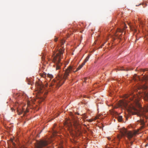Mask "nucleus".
<instances>
[{
	"label": "nucleus",
	"instance_id": "1",
	"mask_svg": "<svg viewBox=\"0 0 148 148\" xmlns=\"http://www.w3.org/2000/svg\"><path fill=\"white\" fill-rule=\"evenodd\" d=\"M138 90H140V95L143 97L144 100L146 103V105L144 108L140 107L139 110H137L133 106H130L127 102L128 100L125 101H121L120 102L119 106L125 107L128 112L132 114H137L138 116L143 117H144L146 119H148V86L146 85H140L138 87Z\"/></svg>",
	"mask_w": 148,
	"mask_h": 148
},
{
	"label": "nucleus",
	"instance_id": "2",
	"mask_svg": "<svg viewBox=\"0 0 148 148\" xmlns=\"http://www.w3.org/2000/svg\"><path fill=\"white\" fill-rule=\"evenodd\" d=\"M65 42V41L63 39L60 40L61 46V48L59 49L58 48L56 52H53V62L55 64L53 66L56 67V70L60 69L62 63L60 62V60L63 58V54L64 51V49L62 47V45Z\"/></svg>",
	"mask_w": 148,
	"mask_h": 148
},
{
	"label": "nucleus",
	"instance_id": "3",
	"mask_svg": "<svg viewBox=\"0 0 148 148\" xmlns=\"http://www.w3.org/2000/svg\"><path fill=\"white\" fill-rule=\"evenodd\" d=\"M73 71V68L71 66H69L66 70L64 75L61 76L59 75L57 80H54L52 82L50 86L53 87L59 88L64 82L65 80L69 75V73Z\"/></svg>",
	"mask_w": 148,
	"mask_h": 148
},
{
	"label": "nucleus",
	"instance_id": "4",
	"mask_svg": "<svg viewBox=\"0 0 148 148\" xmlns=\"http://www.w3.org/2000/svg\"><path fill=\"white\" fill-rule=\"evenodd\" d=\"M120 132L122 134L121 135H118L117 138L119 140L124 136H126L129 140L133 137L136 135L137 133L136 132H132L131 131H128L125 128H123L120 130Z\"/></svg>",
	"mask_w": 148,
	"mask_h": 148
},
{
	"label": "nucleus",
	"instance_id": "5",
	"mask_svg": "<svg viewBox=\"0 0 148 148\" xmlns=\"http://www.w3.org/2000/svg\"><path fill=\"white\" fill-rule=\"evenodd\" d=\"M47 142L46 141L41 140L38 141L35 145V148H48L47 146Z\"/></svg>",
	"mask_w": 148,
	"mask_h": 148
},
{
	"label": "nucleus",
	"instance_id": "6",
	"mask_svg": "<svg viewBox=\"0 0 148 148\" xmlns=\"http://www.w3.org/2000/svg\"><path fill=\"white\" fill-rule=\"evenodd\" d=\"M71 117L75 128L77 130V131H79L81 127L78 122L77 119L73 115H72Z\"/></svg>",
	"mask_w": 148,
	"mask_h": 148
},
{
	"label": "nucleus",
	"instance_id": "7",
	"mask_svg": "<svg viewBox=\"0 0 148 148\" xmlns=\"http://www.w3.org/2000/svg\"><path fill=\"white\" fill-rule=\"evenodd\" d=\"M124 97L125 98H128L131 101L133 100L135 102L138 101L136 96L133 93L130 94V95H125Z\"/></svg>",
	"mask_w": 148,
	"mask_h": 148
},
{
	"label": "nucleus",
	"instance_id": "8",
	"mask_svg": "<svg viewBox=\"0 0 148 148\" xmlns=\"http://www.w3.org/2000/svg\"><path fill=\"white\" fill-rule=\"evenodd\" d=\"M123 26L124 27L122 29H121L119 28H118L117 30V32L115 34V36L116 37L120 39H121V34H119V33L120 32H122L124 30V29H126L127 28V27L125 24H123Z\"/></svg>",
	"mask_w": 148,
	"mask_h": 148
},
{
	"label": "nucleus",
	"instance_id": "9",
	"mask_svg": "<svg viewBox=\"0 0 148 148\" xmlns=\"http://www.w3.org/2000/svg\"><path fill=\"white\" fill-rule=\"evenodd\" d=\"M38 88L39 92L41 93L44 90V87L43 85L42 84H38Z\"/></svg>",
	"mask_w": 148,
	"mask_h": 148
},
{
	"label": "nucleus",
	"instance_id": "10",
	"mask_svg": "<svg viewBox=\"0 0 148 148\" xmlns=\"http://www.w3.org/2000/svg\"><path fill=\"white\" fill-rule=\"evenodd\" d=\"M25 109L23 108L22 109L17 110V111L18 113V114L19 115H20L23 112H24V115L27 112H28V110H26V111H24Z\"/></svg>",
	"mask_w": 148,
	"mask_h": 148
},
{
	"label": "nucleus",
	"instance_id": "11",
	"mask_svg": "<svg viewBox=\"0 0 148 148\" xmlns=\"http://www.w3.org/2000/svg\"><path fill=\"white\" fill-rule=\"evenodd\" d=\"M40 75L42 77L45 78L46 77L47 75V77H49L50 78H51L53 77V76L50 74H48L47 75L45 72H43L42 73H40Z\"/></svg>",
	"mask_w": 148,
	"mask_h": 148
},
{
	"label": "nucleus",
	"instance_id": "12",
	"mask_svg": "<svg viewBox=\"0 0 148 148\" xmlns=\"http://www.w3.org/2000/svg\"><path fill=\"white\" fill-rule=\"evenodd\" d=\"M138 122L140 123V125H142V126L141 127V128L142 129L143 128L145 125V122L144 121V120L142 119V118H141L140 120H138Z\"/></svg>",
	"mask_w": 148,
	"mask_h": 148
},
{
	"label": "nucleus",
	"instance_id": "13",
	"mask_svg": "<svg viewBox=\"0 0 148 148\" xmlns=\"http://www.w3.org/2000/svg\"><path fill=\"white\" fill-rule=\"evenodd\" d=\"M130 27V29L132 31H134V32H136V28L135 26H134L133 25H130V24H128Z\"/></svg>",
	"mask_w": 148,
	"mask_h": 148
},
{
	"label": "nucleus",
	"instance_id": "14",
	"mask_svg": "<svg viewBox=\"0 0 148 148\" xmlns=\"http://www.w3.org/2000/svg\"><path fill=\"white\" fill-rule=\"evenodd\" d=\"M84 63H82V64L81 65H79L78 67L77 68L76 70L75 71H73L74 72H75L77 71H78L84 65Z\"/></svg>",
	"mask_w": 148,
	"mask_h": 148
},
{
	"label": "nucleus",
	"instance_id": "15",
	"mask_svg": "<svg viewBox=\"0 0 148 148\" xmlns=\"http://www.w3.org/2000/svg\"><path fill=\"white\" fill-rule=\"evenodd\" d=\"M90 56L88 55L85 59L84 62H83L84 63V64H85V63L88 60Z\"/></svg>",
	"mask_w": 148,
	"mask_h": 148
},
{
	"label": "nucleus",
	"instance_id": "16",
	"mask_svg": "<svg viewBox=\"0 0 148 148\" xmlns=\"http://www.w3.org/2000/svg\"><path fill=\"white\" fill-rule=\"evenodd\" d=\"M118 120L119 122H121L122 120V116H119L118 117Z\"/></svg>",
	"mask_w": 148,
	"mask_h": 148
},
{
	"label": "nucleus",
	"instance_id": "17",
	"mask_svg": "<svg viewBox=\"0 0 148 148\" xmlns=\"http://www.w3.org/2000/svg\"><path fill=\"white\" fill-rule=\"evenodd\" d=\"M132 69H128V68H127L126 69H123V68H121L120 69H119V70H124V71H128V70H132Z\"/></svg>",
	"mask_w": 148,
	"mask_h": 148
},
{
	"label": "nucleus",
	"instance_id": "18",
	"mask_svg": "<svg viewBox=\"0 0 148 148\" xmlns=\"http://www.w3.org/2000/svg\"><path fill=\"white\" fill-rule=\"evenodd\" d=\"M82 116L83 117V119L84 120V121H86V120L87 118V117L86 116L85 114H83Z\"/></svg>",
	"mask_w": 148,
	"mask_h": 148
},
{
	"label": "nucleus",
	"instance_id": "19",
	"mask_svg": "<svg viewBox=\"0 0 148 148\" xmlns=\"http://www.w3.org/2000/svg\"><path fill=\"white\" fill-rule=\"evenodd\" d=\"M57 132L55 130H53V134L54 136L56 134Z\"/></svg>",
	"mask_w": 148,
	"mask_h": 148
},
{
	"label": "nucleus",
	"instance_id": "20",
	"mask_svg": "<svg viewBox=\"0 0 148 148\" xmlns=\"http://www.w3.org/2000/svg\"><path fill=\"white\" fill-rule=\"evenodd\" d=\"M45 99V98L43 97H41L40 98V100L41 102L42 101H43Z\"/></svg>",
	"mask_w": 148,
	"mask_h": 148
},
{
	"label": "nucleus",
	"instance_id": "21",
	"mask_svg": "<svg viewBox=\"0 0 148 148\" xmlns=\"http://www.w3.org/2000/svg\"><path fill=\"white\" fill-rule=\"evenodd\" d=\"M86 121H88L89 122H91L93 121V120H91V119H87L86 120Z\"/></svg>",
	"mask_w": 148,
	"mask_h": 148
},
{
	"label": "nucleus",
	"instance_id": "22",
	"mask_svg": "<svg viewBox=\"0 0 148 148\" xmlns=\"http://www.w3.org/2000/svg\"><path fill=\"white\" fill-rule=\"evenodd\" d=\"M133 143V142H131L130 143V146H131L132 145V144Z\"/></svg>",
	"mask_w": 148,
	"mask_h": 148
},
{
	"label": "nucleus",
	"instance_id": "23",
	"mask_svg": "<svg viewBox=\"0 0 148 148\" xmlns=\"http://www.w3.org/2000/svg\"><path fill=\"white\" fill-rule=\"evenodd\" d=\"M57 40H58V38H56L54 40L55 42H56L57 41Z\"/></svg>",
	"mask_w": 148,
	"mask_h": 148
},
{
	"label": "nucleus",
	"instance_id": "24",
	"mask_svg": "<svg viewBox=\"0 0 148 148\" xmlns=\"http://www.w3.org/2000/svg\"><path fill=\"white\" fill-rule=\"evenodd\" d=\"M42 60H44V58L43 56L42 57Z\"/></svg>",
	"mask_w": 148,
	"mask_h": 148
},
{
	"label": "nucleus",
	"instance_id": "25",
	"mask_svg": "<svg viewBox=\"0 0 148 148\" xmlns=\"http://www.w3.org/2000/svg\"><path fill=\"white\" fill-rule=\"evenodd\" d=\"M98 117H95V120H96V119H98Z\"/></svg>",
	"mask_w": 148,
	"mask_h": 148
},
{
	"label": "nucleus",
	"instance_id": "26",
	"mask_svg": "<svg viewBox=\"0 0 148 148\" xmlns=\"http://www.w3.org/2000/svg\"><path fill=\"white\" fill-rule=\"evenodd\" d=\"M105 43H106V42H105V43H104V44H103L102 45V46H101V48H102V47L103 46V45H104V44Z\"/></svg>",
	"mask_w": 148,
	"mask_h": 148
},
{
	"label": "nucleus",
	"instance_id": "27",
	"mask_svg": "<svg viewBox=\"0 0 148 148\" xmlns=\"http://www.w3.org/2000/svg\"><path fill=\"white\" fill-rule=\"evenodd\" d=\"M11 110H12V111H13V108H11Z\"/></svg>",
	"mask_w": 148,
	"mask_h": 148
},
{
	"label": "nucleus",
	"instance_id": "28",
	"mask_svg": "<svg viewBox=\"0 0 148 148\" xmlns=\"http://www.w3.org/2000/svg\"><path fill=\"white\" fill-rule=\"evenodd\" d=\"M126 120H127V117H126Z\"/></svg>",
	"mask_w": 148,
	"mask_h": 148
},
{
	"label": "nucleus",
	"instance_id": "29",
	"mask_svg": "<svg viewBox=\"0 0 148 148\" xmlns=\"http://www.w3.org/2000/svg\"><path fill=\"white\" fill-rule=\"evenodd\" d=\"M61 148H62V147H61Z\"/></svg>",
	"mask_w": 148,
	"mask_h": 148
}]
</instances>
